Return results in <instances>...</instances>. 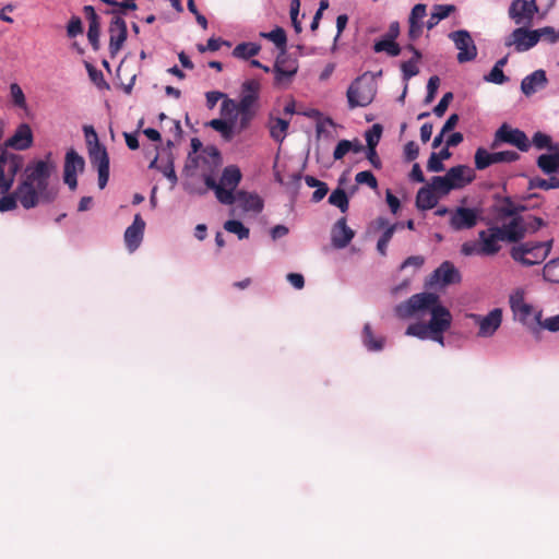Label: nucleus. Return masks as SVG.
<instances>
[{
    "label": "nucleus",
    "instance_id": "nucleus-1",
    "mask_svg": "<svg viewBox=\"0 0 559 559\" xmlns=\"http://www.w3.org/2000/svg\"><path fill=\"white\" fill-rule=\"evenodd\" d=\"M56 168L51 153L45 159L33 160L26 165L17 185L19 202L25 210L55 202L59 188L51 182V176Z\"/></svg>",
    "mask_w": 559,
    "mask_h": 559
},
{
    "label": "nucleus",
    "instance_id": "nucleus-2",
    "mask_svg": "<svg viewBox=\"0 0 559 559\" xmlns=\"http://www.w3.org/2000/svg\"><path fill=\"white\" fill-rule=\"evenodd\" d=\"M424 311H429L431 314L428 322L431 333H443L451 326V312L439 304V297L433 293L413 295L407 301L395 308L396 316L402 319L411 318L415 313Z\"/></svg>",
    "mask_w": 559,
    "mask_h": 559
},
{
    "label": "nucleus",
    "instance_id": "nucleus-3",
    "mask_svg": "<svg viewBox=\"0 0 559 559\" xmlns=\"http://www.w3.org/2000/svg\"><path fill=\"white\" fill-rule=\"evenodd\" d=\"M260 96H240L239 102L226 98L221 105V115L230 117L233 114L239 117L238 132L247 130L257 116Z\"/></svg>",
    "mask_w": 559,
    "mask_h": 559
},
{
    "label": "nucleus",
    "instance_id": "nucleus-4",
    "mask_svg": "<svg viewBox=\"0 0 559 559\" xmlns=\"http://www.w3.org/2000/svg\"><path fill=\"white\" fill-rule=\"evenodd\" d=\"M552 240L546 242H525L513 247L511 257L513 260L526 266L542 263L551 250Z\"/></svg>",
    "mask_w": 559,
    "mask_h": 559
},
{
    "label": "nucleus",
    "instance_id": "nucleus-5",
    "mask_svg": "<svg viewBox=\"0 0 559 559\" xmlns=\"http://www.w3.org/2000/svg\"><path fill=\"white\" fill-rule=\"evenodd\" d=\"M503 143L513 145L521 152H527L531 147V141L526 133L520 129L511 128L508 123H502L495 132L490 148H498Z\"/></svg>",
    "mask_w": 559,
    "mask_h": 559
},
{
    "label": "nucleus",
    "instance_id": "nucleus-6",
    "mask_svg": "<svg viewBox=\"0 0 559 559\" xmlns=\"http://www.w3.org/2000/svg\"><path fill=\"white\" fill-rule=\"evenodd\" d=\"M365 75L366 74L355 79L347 90L346 95L350 109L356 107H366L374 98L376 91L373 85L364 81Z\"/></svg>",
    "mask_w": 559,
    "mask_h": 559
},
{
    "label": "nucleus",
    "instance_id": "nucleus-7",
    "mask_svg": "<svg viewBox=\"0 0 559 559\" xmlns=\"http://www.w3.org/2000/svg\"><path fill=\"white\" fill-rule=\"evenodd\" d=\"M453 40L455 48L459 50L456 56L459 63L473 61L477 57V47L466 29L454 31L449 34Z\"/></svg>",
    "mask_w": 559,
    "mask_h": 559
},
{
    "label": "nucleus",
    "instance_id": "nucleus-8",
    "mask_svg": "<svg viewBox=\"0 0 559 559\" xmlns=\"http://www.w3.org/2000/svg\"><path fill=\"white\" fill-rule=\"evenodd\" d=\"M537 12L538 7L535 0H513L508 11L509 17L516 25H523L524 27L532 25Z\"/></svg>",
    "mask_w": 559,
    "mask_h": 559
},
{
    "label": "nucleus",
    "instance_id": "nucleus-9",
    "mask_svg": "<svg viewBox=\"0 0 559 559\" xmlns=\"http://www.w3.org/2000/svg\"><path fill=\"white\" fill-rule=\"evenodd\" d=\"M480 214L478 209L457 206L451 212L449 225L455 231L472 229L477 225Z\"/></svg>",
    "mask_w": 559,
    "mask_h": 559
},
{
    "label": "nucleus",
    "instance_id": "nucleus-10",
    "mask_svg": "<svg viewBox=\"0 0 559 559\" xmlns=\"http://www.w3.org/2000/svg\"><path fill=\"white\" fill-rule=\"evenodd\" d=\"M538 35L534 29L524 26L518 27L506 37L504 45L506 47H514L516 52H524L537 45Z\"/></svg>",
    "mask_w": 559,
    "mask_h": 559
},
{
    "label": "nucleus",
    "instance_id": "nucleus-11",
    "mask_svg": "<svg viewBox=\"0 0 559 559\" xmlns=\"http://www.w3.org/2000/svg\"><path fill=\"white\" fill-rule=\"evenodd\" d=\"M92 165L97 167L98 187L104 189L109 179V156L106 147L99 143L91 145L88 148Z\"/></svg>",
    "mask_w": 559,
    "mask_h": 559
},
{
    "label": "nucleus",
    "instance_id": "nucleus-12",
    "mask_svg": "<svg viewBox=\"0 0 559 559\" xmlns=\"http://www.w3.org/2000/svg\"><path fill=\"white\" fill-rule=\"evenodd\" d=\"M84 158L79 155L73 148L69 150L64 158L63 180L71 190L78 187V173L84 170Z\"/></svg>",
    "mask_w": 559,
    "mask_h": 559
},
{
    "label": "nucleus",
    "instance_id": "nucleus-13",
    "mask_svg": "<svg viewBox=\"0 0 559 559\" xmlns=\"http://www.w3.org/2000/svg\"><path fill=\"white\" fill-rule=\"evenodd\" d=\"M510 307L514 317L524 324H532L535 322V313L533 306L525 302L524 292L521 289L515 290L510 296Z\"/></svg>",
    "mask_w": 559,
    "mask_h": 559
},
{
    "label": "nucleus",
    "instance_id": "nucleus-14",
    "mask_svg": "<svg viewBox=\"0 0 559 559\" xmlns=\"http://www.w3.org/2000/svg\"><path fill=\"white\" fill-rule=\"evenodd\" d=\"M108 49L111 57H115L122 48L128 37L127 23L121 16H114L109 24Z\"/></svg>",
    "mask_w": 559,
    "mask_h": 559
},
{
    "label": "nucleus",
    "instance_id": "nucleus-15",
    "mask_svg": "<svg viewBox=\"0 0 559 559\" xmlns=\"http://www.w3.org/2000/svg\"><path fill=\"white\" fill-rule=\"evenodd\" d=\"M478 239L483 255L497 254L501 249L500 242L504 241L498 226L489 227L487 230H480Z\"/></svg>",
    "mask_w": 559,
    "mask_h": 559
},
{
    "label": "nucleus",
    "instance_id": "nucleus-16",
    "mask_svg": "<svg viewBox=\"0 0 559 559\" xmlns=\"http://www.w3.org/2000/svg\"><path fill=\"white\" fill-rule=\"evenodd\" d=\"M273 71L276 84L289 81L298 71L297 60L288 58L286 52L280 53L275 60Z\"/></svg>",
    "mask_w": 559,
    "mask_h": 559
},
{
    "label": "nucleus",
    "instance_id": "nucleus-17",
    "mask_svg": "<svg viewBox=\"0 0 559 559\" xmlns=\"http://www.w3.org/2000/svg\"><path fill=\"white\" fill-rule=\"evenodd\" d=\"M145 222L140 214L134 215L133 223L124 231V242L130 252L135 251L143 240Z\"/></svg>",
    "mask_w": 559,
    "mask_h": 559
},
{
    "label": "nucleus",
    "instance_id": "nucleus-18",
    "mask_svg": "<svg viewBox=\"0 0 559 559\" xmlns=\"http://www.w3.org/2000/svg\"><path fill=\"white\" fill-rule=\"evenodd\" d=\"M478 324L479 331L478 335L483 337H488L493 335V333L499 329L502 322V311L499 308L491 310L487 316H473Z\"/></svg>",
    "mask_w": 559,
    "mask_h": 559
},
{
    "label": "nucleus",
    "instance_id": "nucleus-19",
    "mask_svg": "<svg viewBox=\"0 0 559 559\" xmlns=\"http://www.w3.org/2000/svg\"><path fill=\"white\" fill-rule=\"evenodd\" d=\"M460 281V272L450 261L442 262L431 275V283L441 284L442 286L459 283Z\"/></svg>",
    "mask_w": 559,
    "mask_h": 559
},
{
    "label": "nucleus",
    "instance_id": "nucleus-20",
    "mask_svg": "<svg viewBox=\"0 0 559 559\" xmlns=\"http://www.w3.org/2000/svg\"><path fill=\"white\" fill-rule=\"evenodd\" d=\"M355 233L347 226L346 218L341 217L332 227L331 240L336 249L345 248L354 238Z\"/></svg>",
    "mask_w": 559,
    "mask_h": 559
},
{
    "label": "nucleus",
    "instance_id": "nucleus-21",
    "mask_svg": "<svg viewBox=\"0 0 559 559\" xmlns=\"http://www.w3.org/2000/svg\"><path fill=\"white\" fill-rule=\"evenodd\" d=\"M33 144V132L27 123H21L14 134L5 141V146L17 151H24Z\"/></svg>",
    "mask_w": 559,
    "mask_h": 559
},
{
    "label": "nucleus",
    "instance_id": "nucleus-22",
    "mask_svg": "<svg viewBox=\"0 0 559 559\" xmlns=\"http://www.w3.org/2000/svg\"><path fill=\"white\" fill-rule=\"evenodd\" d=\"M445 175L450 183L453 185V190L464 188L476 177L475 171L466 165L451 167Z\"/></svg>",
    "mask_w": 559,
    "mask_h": 559
},
{
    "label": "nucleus",
    "instance_id": "nucleus-23",
    "mask_svg": "<svg viewBox=\"0 0 559 559\" xmlns=\"http://www.w3.org/2000/svg\"><path fill=\"white\" fill-rule=\"evenodd\" d=\"M427 15V5L418 3L414 5L408 17V37L415 41L423 34V19Z\"/></svg>",
    "mask_w": 559,
    "mask_h": 559
},
{
    "label": "nucleus",
    "instance_id": "nucleus-24",
    "mask_svg": "<svg viewBox=\"0 0 559 559\" xmlns=\"http://www.w3.org/2000/svg\"><path fill=\"white\" fill-rule=\"evenodd\" d=\"M225 119H213L209 122V126L221 133L222 138L226 141H230L235 132H238V120L239 117L233 114L230 117H224Z\"/></svg>",
    "mask_w": 559,
    "mask_h": 559
},
{
    "label": "nucleus",
    "instance_id": "nucleus-25",
    "mask_svg": "<svg viewBox=\"0 0 559 559\" xmlns=\"http://www.w3.org/2000/svg\"><path fill=\"white\" fill-rule=\"evenodd\" d=\"M504 241L518 242L524 238L526 228L521 216H514L508 224L499 227Z\"/></svg>",
    "mask_w": 559,
    "mask_h": 559
},
{
    "label": "nucleus",
    "instance_id": "nucleus-26",
    "mask_svg": "<svg viewBox=\"0 0 559 559\" xmlns=\"http://www.w3.org/2000/svg\"><path fill=\"white\" fill-rule=\"evenodd\" d=\"M536 165L545 175L559 173V143L549 153L540 154L536 159Z\"/></svg>",
    "mask_w": 559,
    "mask_h": 559
},
{
    "label": "nucleus",
    "instance_id": "nucleus-27",
    "mask_svg": "<svg viewBox=\"0 0 559 559\" xmlns=\"http://www.w3.org/2000/svg\"><path fill=\"white\" fill-rule=\"evenodd\" d=\"M547 76L545 70H536L533 73L526 75L521 82V91L524 95L531 96L535 94L539 88H543L547 84Z\"/></svg>",
    "mask_w": 559,
    "mask_h": 559
},
{
    "label": "nucleus",
    "instance_id": "nucleus-28",
    "mask_svg": "<svg viewBox=\"0 0 559 559\" xmlns=\"http://www.w3.org/2000/svg\"><path fill=\"white\" fill-rule=\"evenodd\" d=\"M23 165V157L2 151L0 154V168L3 169V174L8 175L14 181L15 175L20 171Z\"/></svg>",
    "mask_w": 559,
    "mask_h": 559
},
{
    "label": "nucleus",
    "instance_id": "nucleus-29",
    "mask_svg": "<svg viewBox=\"0 0 559 559\" xmlns=\"http://www.w3.org/2000/svg\"><path fill=\"white\" fill-rule=\"evenodd\" d=\"M438 203V197L435 191L429 187H423L418 190L416 195V205L419 210L433 209Z\"/></svg>",
    "mask_w": 559,
    "mask_h": 559
},
{
    "label": "nucleus",
    "instance_id": "nucleus-30",
    "mask_svg": "<svg viewBox=\"0 0 559 559\" xmlns=\"http://www.w3.org/2000/svg\"><path fill=\"white\" fill-rule=\"evenodd\" d=\"M456 7L453 4H436L426 23L428 29H432L438 23L447 19L451 13L455 12Z\"/></svg>",
    "mask_w": 559,
    "mask_h": 559
},
{
    "label": "nucleus",
    "instance_id": "nucleus-31",
    "mask_svg": "<svg viewBox=\"0 0 559 559\" xmlns=\"http://www.w3.org/2000/svg\"><path fill=\"white\" fill-rule=\"evenodd\" d=\"M237 200L239 202H241V204L243 205V207L246 210L253 211L257 213H259L263 210V201L255 193H250V192L240 190L237 192Z\"/></svg>",
    "mask_w": 559,
    "mask_h": 559
},
{
    "label": "nucleus",
    "instance_id": "nucleus-32",
    "mask_svg": "<svg viewBox=\"0 0 559 559\" xmlns=\"http://www.w3.org/2000/svg\"><path fill=\"white\" fill-rule=\"evenodd\" d=\"M241 180V173L240 169L237 166H228L224 169L219 185L236 189Z\"/></svg>",
    "mask_w": 559,
    "mask_h": 559
},
{
    "label": "nucleus",
    "instance_id": "nucleus-33",
    "mask_svg": "<svg viewBox=\"0 0 559 559\" xmlns=\"http://www.w3.org/2000/svg\"><path fill=\"white\" fill-rule=\"evenodd\" d=\"M289 127V121L282 118L271 119L270 122V135L271 138L282 143L286 136L287 129Z\"/></svg>",
    "mask_w": 559,
    "mask_h": 559
},
{
    "label": "nucleus",
    "instance_id": "nucleus-34",
    "mask_svg": "<svg viewBox=\"0 0 559 559\" xmlns=\"http://www.w3.org/2000/svg\"><path fill=\"white\" fill-rule=\"evenodd\" d=\"M475 168L484 170L489 166L496 164L493 153L488 152L484 147H478L474 155Z\"/></svg>",
    "mask_w": 559,
    "mask_h": 559
},
{
    "label": "nucleus",
    "instance_id": "nucleus-35",
    "mask_svg": "<svg viewBox=\"0 0 559 559\" xmlns=\"http://www.w3.org/2000/svg\"><path fill=\"white\" fill-rule=\"evenodd\" d=\"M373 50L374 52H386L391 57H396L401 53L400 45L385 37H382L380 40L374 43Z\"/></svg>",
    "mask_w": 559,
    "mask_h": 559
},
{
    "label": "nucleus",
    "instance_id": "nucleus-36",
    "mask_svg": "<svg viewBox=\"0 0 559 559\" xmlns=\"http://www.w3.org/2000/svg\"><path fill=\"white\" fill-rule=\"evenodd\" d=\"M362 342L369 350H381L384 340L382 337L376 338L371 325L366 323L362 330Z\"/></svg>",
    "mask_w": 559,
    "mask_h": 559
},
{
    "label": "nucleus",
    "instance_id": "nucleus-37",
    "mask_svg": "<svg viewBox=\"0 0 559 559\" xmlns=\"http://www.w3.org/2000/svg\"><path fill=\"white\" fill-rule=\"evenodd\" d=\"M260 51V46L254 44V43H241V44H238L234 50H233V56L235 58H239V59H249L251 57H254L259 53Z\"/></svg>",
    "mask_w": 559,
    "mask_h": 559
},
{
    "label": "nucleus",
    "instance_id": "nucleus-38",
    "mask_svg": "<svg viewBox=\"0 0 559 559\" xmlns=\"http://www.w3.org/2000/svg\"><path fill=\"white\" fill-rule=\"evenodd\" d=\"M261 36L273 41L281 53L286 52L287 36L282 27H276L269 33H261Z\"/></svg>",
    "mask_w": 559,
    "mask_h": 559
},
{
    "label": "nucleus",
    "instance_id": "nucleus-39",
    "mask_svg": "<svg viewBox=\"0 0 559 559\" xmlns=\"http://www.w3.org/2000/svg\"><path fill=\"white\" fill-rule=\"evenodd\" d=\"M528 189H542V190H550V189H559V178L556 176H551L549 179H544L540 177H534L528 181Z\"/></svg>",
    "mask_w": 559,
    "mask_h": 559
},
{
    "label": "nucleus",
    "instance_id": "nucleus-40",
    "mask_svg": "<svg viewBox=\"0 0 559 559\" xmlns=\"http://www.w3.org/2000/svg\"><path fill=\"white\" fill-rule=\"evenodd\" d=\"M329 203L340 209L342 213L347 212L349 202L346 192L342 188H337L329 197Z\"/></svg>",
    "mask_w": 559,
    "mask_h": 559
},
{
    "label": "nucleus",
    "instance_id": "nucleus-41",
    "mask_svg": "<svg viewBox=\"0 0 559 559\" xmlns=\"http://www.w3.org/2000/svg\"><path fill=\"white\" fill-rule=\"evenodd\" d=\"M429 187L435 191V193H439L441 195H445L453 190V185L450 183L447 175L432 177Z\"/></svg>",
    "mask_w": 559,
    "mask_h": 559
},
{
    "label": "nucleus",
    "instance_id": "nucleus-42",
    "mask_svg": "<svg viewBox=\"0 0 559 559\" xmlns=\"http://www.w3.org/2000/svg\"><path fill=\"white\" fill-rule=\"evenodd\" d=\"M557 143L558 142L552 141L550 135H548L544 132L537 131L534 133V135L532 138L531 145H534L537 150L552 151V147L555 145H557Z\"/></svg>",
    "mask_w": 559,
    "mask_h": 559
},
{
    "label": "nucleus",
    "instance_id": "nucleus-43",
    "mask_svg": "<svg viewBox=\"0 0 559 559\" xmlns=\"http://www.w3.org/2000/svg\"><path fill=\"white\" fill-rule=\"evenodd\" d=\"M224 228L228 233L236 234L239 239H246L249 237V228H247L240 221L229 219L225 222Z\"/></svg>",
    "mask_w": 559,
    "mask_h": 559
},
{
    "label": "nucleus",
    "instance_id": "nucleus-44",
    "mask_svg": "<svg viewBox=\"0 0 559 559\" xmlns=\"http://www.w3.org/2000/svg\"><path fill=\"white\" fill-rule=\"evenodd\" d=\"M559 257L557 259L550 260L548 263L545 264L543 269V275L546 281L552 282V283H559Z\"/></svg>",
    "mask_w": 559,
    "mask_h": 559
},
{
    "label": "nucleus",
    "instance_id": "nucleus-45",
    "mask_svg": "<svg viewBox=\"0 0 559 559\" xmlns=\"http://www.w3.org/2000/svg\"><path fill=\"white\" fill-rule=\"evenodd\" d=\"M234 189L224 187L219 185V187L214 191L217 200L226 205H231L237 200V193H234Z\"/></svg>",
    "mask_w": 559,
    "mask_h": 559
},
{
    "label": "nucleus",
    "instance_id": "nucleus-46",
    "mask_svg": "<svg viewBox=\"0 0 559 559\" xmlns=\"http://www.w3.org/2000/svg\"><path fill=\"white\" fill-rule=\"evenodd\" d=\"M4 195L0 198V212H8L15 210L17 206L19 194L17 188L12 193H3Z\"/></svg>",
    "mask_w": 559,
    "mask_h": 559
},
{
    "label": "nucleus",
    "instance_id": "nucleus-47",
    "mask_svg": "<svg viewBox=\"0 0 559 559\" xmlns=\"http://www.w3.org/2000/svg\"><path fill=\"white\" fill-rule=\"evenodd\" d=\"M535 322L550 332L559 331V313L542 321V311L538 310L535 313Z\"/></svg>",
    "mask_w": 559,
    "mask_h": 559
},
{
    "label": "nucleus",
    "instance_id": "nucleus-48",
    "mask_svg": "<svg viewBox=\"0 0 559 559\" xmlns=\"http://www.w3.org/2000/svg\"><path fill=\"white\" fill-rule=\"evenodd\" d=\"M382 131H383L382 126L379 123H376L371 127V129H369L366 132L365 138H366V142H367V147H377V145L381 139Z\"/></svg>",
    "mask_w": 559,
    "mask_h": 559
},
{
    "label": "nucleus",
    "instance_id": "nucleus-49",
    "mask_svg": "<svg viewBox=\"0 0 559 559\" xmlns=\"http://www.w3.org/2000/svg\"><path fill=\"white\" fill-rule=\"evenodd\" d=\"M525 210H526V206H524V205L516 206V205H514V203L511 201L510 198H506L503 205H501L499 207L498 212L501 216L514 217L518 212L525 211Z\"/></svg>",
    "mask_w": 559,
    "mask_h": 559
},
{
    "label": "nucleus",
    "instance_id": "nucleus-50",
    "mask_svg": "<svg viewBox=\"0 0 559 559\" xmlns=\"http://www.w3.org/2000/svg\"><path fill=\"white\" fill-rule=\"evenodd\" d=\"M261 84L258 80L251 79L242 83L240 96H260Z\"/></svg>",
    "mask_w": 559,
    "mask_h": 559
},
{
    "label": "nucleus",
    "instance_id": "nucleus-51",
    "mask_svg": "<svg viewBox=\"0 0 559 559\" xmlns=\"http://www.w3.org/2000/svg\"><path fill=\"white\" fill-rule=\"evenodd\" d=\"M10 94L12 97V102L16 107L22 108V109L26 108L27 104H26L25 95H24L21 86L17 83H12L10 85Z\"/></svg>",
    "mask_w": 559,
    "mask_h": 559
},
{
    "label": "nucleus",
    "instance_id": "nucleus-52",
    "mask_svg": "<svg viewBox=\"0 0 559 559\" xmlns=\"http://www.w3.org/2000/svg\"><path fill=\"white\" fill-rule=\"evenodd\" d=\"M378 224L380 227H385V230L383 231V234L381 235V237L379 239L381 240H384L385 242H390L395 230L399 229V228H403L404 225L403 224H400V223H395V224H392V225H389L388 226V221L383 217H380L378 218Z\"/></svg>",
    "mask_w": 559,
    "mask_h": 559
},
{
    "label": "nucleus",
    "instance_id": "nucleus-53",
    "mask_svg": "<svg viewBox=\"0 0 559 559\" xmlns=\"http://www.w3.org/2000/svg\"><path fill=\"white\" fill-rule=\"evenodd\" d=\"M534 32H537L538 35V41L543 38L544 40L556 44L559 40V31H557L552 26H545L542 28L534 29Z\"/></svg>",
    "mask_w": 559,
    "mask_h": 559
},
{
    "label": "nucleus",
    "instance_id": "nucleus-54",
    "mask_svg": "<svg viewBox=\"0 0 559 559\" xmlns=\"http://www.w3.org/2000/svg\"><path fill=\"white\" fill-rule=\"evenodd\" d=\"M429 332V325L425 323H413L409 324L406 329V335L416 336L421 340L427 338Z\"/></svg>",
    "mask_w": 559,
    "mask_h": 559
},
{
    "label": "nucleus",
    "instance_id": "nucleus-55",
    "mask_svg": "<svg viewBox=\"0 0 559 559\" xmlns=\"http://www.w3.org/2000/svg\"><path fill=\"white\" fill-rule=\"evenodd\" d=\"M420 59L412 58L408 61H404L401 64V70L403 72V79L405 81L418 74L419 70L417 63Z\"/></svg>",
    "mask_w": 559,
    "mask_h": 559
},
{
    "label": "nucleus",
    "instance_id": "nucleus-56",
    "mask_svg": "<svg viewBox=\"0 0 559 559\" xmlns=\"http://www.w3.org/2000/svg\"><path fill=\"white\" fill-rule=\"evenodd\" d=\"M355 180L358 185H367L371 189L378 188V181L370 170H364L356 175Z\"/></svg>",
    "mask_w": 559,
    "mask_h": 559
},
{
    "label": "nucleus",
    "instance_id": "nucleus-57",
    "mask_svg": "<svg viewBox=\"0 0 559 559\" xmlns=\"http://www.w3.org/2000/svg\"><path fill=\"white\" fill-rule=\"evenodd\" d=\"M112 7H116L117 9L114 10H107V14H112L115 16H120V14H124L127 10H135L138 8L134 0H124L122 2H118V4H111Z\"/></svg>",
    "mask_w": 559,
    "mask_h": 559
},
{
    "label": "nucleus",
    "instance_id": "nucleus-58",
    "mask_svg": "<svg viewBox=\"0 0 559 559\" xmlns=\"http://www.w3.org/2000/svg\"><path fill=\"white\" fill-rule=\"evenodd\" d=\"M495 162L498 163H514L520 159V154L515 151H501L493 152Z\"/></svg>",
    "mask_w": 559,
    "mask_h": 559
},
{
    "label": "nucleus",
    "instance_id": "nucleus-59",
    "mask_svg": "<svg viewBox=\"0 0 559 559\" xmlns=\"http://www.w3.org/2000/svg\"><path fill=\"white\" fill-rule=\"evenodd\" d=\"M485 81L495 84H503L509 81V78L504 75L503 71L498 67H493L490 72L485 75Z\"/></svg>",
    "mask_w": 559,
    "mask_h": 559
},
{
    "label": "nucleus",
    "instance_id": "nucleus-60",
    "mask_svg": "<svg viewBox=\"0 0 559 559\" xmlns=\"http://www.w3.org/2000/svg\"><path fill=\"white\" fill-rule=\"evenodd\" d=\"M67 33L70 38H74L83 33L82 21L79 16H73L68 23Z\"/></svg>",
    "mask_w": 559,
    "mask_h": 559
},
{
    "label": "nucleus",
    "instance_id": "nucleus-61",
    "mask_svg": "<svg viewBox=\"0 0 559 559\" xmlns=\"http://www.w3.org/2000/svg\"><path fill=\"white\" fill-rule=\"evenodd\" d=\"M439 85L440 79L437 75H433L429 79L427 84V95L425 98L426 104H429L435 99Z\"/></svg>",
    "mask_w": 559,
    "mask_h": 559
},
{
    "label": "nucleus",
    "instance_id": "nucleus-62",
    "mask_svg": "<svg viewBox=\"0 0 559 559\" xmlns=\"http://www.w3.org/2000/svg\"><path fill=\"white\" fill-rule=\"evenodd\" d=\"M299 8H300V0H292L290 19H292V24H293L296 33H300L302 29L301 23L298 21Z\"/></svg>",
    "mask_w": 559,
    "mask_h": 559
},
{
    "label": "nucleus",
    "instance_id": "nucleus-63",
    "mask_svg": "<svg viewBox=\"0 0 559 559\" xmlns=\"http://www.w3.org/2000/svg\"><path fill=\"white\" fill-rule=\"evenodd\" d=\"M461 252L464 255H483L480 251V242L478 241H467L464 242L461 247Z\"/></svg>",
    "mask_w": 559,
    "mask_h": 559
},
{
    "label": "nucleus",
    "instance_id": "nucleus-64",
    "mask_svg": "<svg viewBox=\"0 0 559 559\" xmlns=\"http://www.w3.org/2000/svg\"><path fill=\"white\" fill-rule=\"evenodd\" d=\"M453 99V94L451 92L445 93L437 106L433 108V112L438 117H442L447 111L450 102Z\"/></svg>",
    "mask_w": 559,
    "mask_h": 559
}]
</instances>
